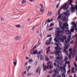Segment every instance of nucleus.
<instances>
[{
    "mask_svg": "<svg viewBox=\"0 0 77 77\" xmlns=\"http://www.w3.org/2000/svg\"><path fill=\"white\" fill-rule=\"evenodd\" d=\"M54 52L51 51L50 52V54H55V56H59L60 54H59V53H61V51L60 50H55L54 51Z\"/></svg>",
    "mask_w": 77,
    "mask_h": 77,
    "instance_id": "1",
    "label": "nucleus"
},
{
    "mask_svg": "<svg viewBox=\"0 0 77 77\" xmlns=\"http://www.w3.org/2000/svg\"><path fill=\"white\" fill-rule=\"evenodd\" d=\"M68 8H69V6L68 5V4L66 3L62 7L60 8L59 11H61L62 9H63V10H67V9H68Z\"/></svg>",
    "mask_w": 77,
    "mask_h": 77,
    "instance_id": "2",
    "label": "nucleus"
},
{
    "mask_svg": "<svg viewBox=\"0 0 77 77\" xmlns=\"http://www.w3.org/2000/svg\"><path fill=\"white\" fill-rule=\"evenodd\" d=\"M56 69H57V70H58V71H60V70H61L62 71H63L64 70L63 73H64V74L65 73H66V69H65V68L63 67L62 66H60V67L59 69H58L57 67H56Z\"/></svg>",
    "mask_w": 77,
    "mask_h": 77,
    "instance_id": "3",
    "label": "nucleus"
},
{
    "mask_svg": "<svg viewBox=\"0 0 77 77\" xmlns=\"http://www.w3.org/2000/svg\"><path fill=\"white\" fill-rule=\"evenodd\" d=\"M61 14V16L62 15L63 16L64 15H66L67 17H69V15H70V13H69V10L67 9L66 10V12H63V13L61 14Z\"/></svg>",
    "mask_w": 77,
    "mask_h": 77,
    "instance_id": "4",
    "label": "nucleus"
},
{
    "mask_svg": "<svg viewBox=\"0 0 77 77\" xmlns=\"http://www.w3.org/2000/svg\"><path fill=\"white\" fill-rule=\"evenodd\" d=\"M43 50L41 49V50H40L38 52H37V57L38 58V59H39V57H40V55H41V53H43Z\"/></svg>",
    "mask_w": 77,
    "mask_h": 77,
    "instance_id": "5",
    "label": "nucleus"
},
{
    "mask_svg": "<svg viewBox=\"0 0 77 77\" xmlns=\"http://www.w3.org/2000/svg\"><path fill=\"white\" fill-rule=\"evenodd\" d=\"M62 18L63 17V18H62V20H63V21H66V22L68 21V19H67V18H66V16H65V15L64 16H62Z\"/></svg>",
    "mask_w": 77,
    "mask_h": 77,
    "instance_id": "6",
    "label": "nucleus"
},
{
    "mask_svg": "<svg viewBox=\"0 0 77 77\" xmlns=\"http://www.w3.org/2000/svg\"><path fill=\"white\" fill-rule=\"evenodd\" d=\"M54 61L55 62H57V66L58 68V69H59V67H60V66H59V60H54Z\"/></svg>",
    "mask_w": 77,
    "mask_h": 77,
    "instance_id": "7",
    "label": "nucleus"
},
{
    "mask_svg": "<svg viewBox=\"0 0 77 77\" xmlns=\"http://www.w3.org/2000/svg\"><path fill=\"white\" fill-rule=\"evenodd\" d=\"M68 26L69 25L68 24V23H67L66 22L63 25V26L65 28H66V26Z\"/></svg>",
    "mask_w": 77,
    "mask_h": 77,
    "instance_id": "8",
    "label": "nucleus"
},
{
    "mask_svg": "<svg viewBox=\"0 0 77 77\" xmlns=\"http://www.w3.org/2000/svg\"><path fill=\"white\" fill-rule=\"evenodd\" d=\"M70 10L71 11V12L73 13V12H74V10H75V8H74V7H72L71 8Z\"/></svg>",
    "mask_w": 77,
    "mask_h": 77,
    "instance_id": "9",
    "label": "nucleus"
},
{
    "mask_svg": "<svg viewBox=\"0 0 77 77\" xmlns=\"http://www.w3.org/2000/svg\"><path fill=\"white\" fill-rule=\"evenodd\" d=\"M57 35H56V38H57L58 40H60L61 39V38L59 37V33H58V31H57Z\"/></svg>",
    "mask_w": 77,
    "mask_h": 77,
    "instance_id": "10",
    "label": "nucleus"
},
{
    "mask_svg": "<svg viewBox=\"0 0 77 77\" xmlns=\"http://www.w3.org/2000/svg\"><path fill=\"white\" fill-rule=\"evenodd\" d=\"M45 63H43V71L44 72V71H45L46 70V69H47V68H46V67H45Z\"/></svg>",
    "mask_w": 77,
    "mask_h": 77,
    "instance_id": "11",
    "label": "nucleus"
},
{
    "mask_svg": "<svg viewBox=\"0 0 77 77\" xmlns=\"http://www.w3.org/2000/svg\"><path fill=\"white\" fill-rule=\"evenodd\" d=\"M50 47L49 46L48 47L46 48V50H47V51L46 52V53H48V52L49 51H50Z\"/></svg>",
    "mask_w": 77,
    "mask_h": 77,
    "instance_id": "12",
    "label": "nucleus"
},
{
    "mask_svg": "<svg viewBox=\"0 0 77 77\" xmlns=\"http://www.w3.org/2000/svg\"><path fill=\"white\" fill-rule=\"evenodd\" d=\"M54 40L56 42H60L59 40H58L57 38L56 37L54 38Z\"/></svg>",
    "mask_w": 77,
    "mask_h": 77,
    "instance_id": "13",
    "label": "nucleus"
},
{
    "mask_svg": "<svg viewBox=\"0 0 77 77\" xmlns=\"http://www.w3.org/2000/svg\"><path fill=\"white\" fill-rule=\"evenodd\" d=\"M38 53V50L36 49H35V51H34L33 52V54H37Z\"/></svg>",
    "mask_w": 77,
    "mask_h": 77,
    "instance_id": "14",
    "label": "nucleus"
},
{
    "mask_svg": "<svg viewBox=\"0 0 77 77\" xmlns=\"http://www.w3.org/2000/svg\"><path fill=\"white\" fill-rule=\"evenodd\" d=\"M14 39H17V40H20V36H19L15 37L14 38Z\"/></svg>",
    "mask_w": 77,
    "mask_h": 77,
    "instance_id": "15",
    "label": "nucleus"
},
{
    "mask_svg": "<svg viewBox=\"0 0 77 77\" xmlns=\"http://www.w3.org/2000/svg\"><path fill=\"white\" fill-rule=\"evenodd\" d=\"M74 27L73 26H72V28L70 30L71 32H74Z\"/></svg>",
    "mask_w": 77,
    "mask_h": 77,
    "instance_id": "16",
    "label": "nucleus"
},
{
    "mask_svg": "<svg viewBox=\"0 0 77 77\" xmlns=\"http://www.w3.org/2000/svg\"><path fill=\"white\" fill-rule=\"evenodd\" d=\"M53 13L51 12V11H49L48 12V14H47V15H49V16H51V15Z\"/></svg>",
    "mask_w": 77,
    "mask_h": 77,
    "instance_id": "17",
    "label": "nucleus"
},
{
    "mask_svg": "<svg viewBox=\"0 0 77 77\" xmlns=\"http://www.w3.org/2000/svg\"><path fill=\"white\" fill-rule=\"evenodd\" d=\"M59 56H58L57 57H55L56 59H59V60H60V59H62V57H59Z\"/></svg>",
    "mask_w": 77,
    "mask_h": 77,
    "instance_id": "18",
    "label": "nucleus"
},
{
    "mask_svg": "<svg viewBox=\"0 0 77 77\" xmlns=\"http://www.w3.org/2000/svg\"><path fill=\"white\" fill-rule=\"evenodd\" d=\"M17 60H14V65H17Z\"/></svg>",
    "mask_w": 77,
    "mask_h": 77,
    "instance_id": "19",
    "label": "nucleus"
},
{
    "mask_svg": "<svg viewBox=\"0 0 77 77\" xmlns=\"http://www.w3.org/2000/svg\"><path fill=\"white\" fill-rule=\"evenodd\" d=\"M33 75V74H32V73H30L29 72L28 73H27V76H30L31 75Z\"/></svg>",
    "mask_w": 77,
    "mask_h": 77,
    "instance_id": "20",
    "label": "nucleus"
},
{
    "mask_svg": "<svg viewBox=\"0 0 77 77\" xmlns=\"http://www.w3.org/2000/svg\"><path fill=\"white\" fill-rule=\"evenodd\" d=\"M73 53H75H75H76L77 49H76V47H75V48H74L73 50Z\"/></svg>",
    "mask_w": 77,
    "mask_h": 77,
    "instance_id": "21",
    "label": "nucleus"
},
{
    "mask_svg": "<svg viewBox=\"0 0 77 77\" xmlns=\"http://www.w3.org/2000/svg\"><path fill=\"white\" fill-rule=\"evenodd\" d=\"M66 32H68V34H71V31L70 32V31H69V30H66Z\"/></svg>",
    "mask_w": 77,
    "mask_h": 77,
    "instance_id": "22",
    "label": "nucleus"
},
{
    "mask_svg": "<svg viewBox=\"0 0 77 77\" xmlns=\"http://www.w3.org/2000/svg\"><path fill=\"white\" fill-rule=\"evenodd\" d=\"M57 73H55L53 74V75L54 77H56V75H57V74H59V71H57Z\"/></svg>",
    "mask_w": 77,
    "mask_h": 77,
    "instance_id": "23",
    "label": "nucleus"
},
{
    "mask_svg": "<svg viewBox=\"0 0 77 77\" xmlns=\"http://www.w3.org/2000/svg\"><path fill=\"white\" fill-rule=\"evenodd\" d=\"M39 69H40V66H39L37 68L36 70V73H38V71H39Z\"/></svg>",
    "mask_w": 77,
    "mask_h": 77,
    "instance_id": "24",
    "label": "nucleus"
},
{
    "mask_svg": "<svg viewBox=\"0 0 77 77\" xmlns=\"http://www.w3.org/2000/svg\"><path fill=\"white\" fill-rule=\"evenodd\" d=\"M62 23L61 22L59 21V26L60 27L62 26Z\"/></svg>",
    "mask_w": 77,
    "mask_h": 77,
    "instance_id": "25",
    "label": "nucleus"
},
{
    "mask_svg": "<svg viewBox=\"0 0 77 77\" xmlns=\"http://www.w3.org/2000/svg\"><path fill=\"white\" fill-rule=\"evenodd\" d=\"M64 48V51H66V50H68V47L66 46H65V47Z\"/></svg>",
    "mask_w": 77,
    "mask_h": 77,
    "instance_id": "26",
    "label": "nucleus"
},
{
    "mask_svg": "<svg viewBox=\"0 0 77 77\" xmlns=\"http://www.w3.org/2000/svg\"><path fill=\"white\" fill-rule=\"evenodd\" d=\"M60 27V28H61V29H62V30H63V31H64L65 30V28L64 27L62 26Z\"/></svg>",
    "mask_w": 77,
    "mask_h": 77,
    "instance_id": "27",
    "label": "nucleus"
},
{
    "mask_svg": "<svg viewBox=\"0 0 77 77\" xmlns=\"http://www.w3.org/2000/svg\"><path fill=\"white\" fill-rule=\"evenodd\" d=\"M26 2V0H23L21 2V3L22 4H24Z\"/></svg>",
    "mask_w": 77,
    "mask_h": 77,
    "instance_id": "28",
    "label": "nucleus"
},
{
    "mask_svg": "<svg viewBox=\"0 0 77 77\" xmlns=\"http://www.w3.org/2000/svg\"><path fill=\"white\" fill-rule=\"evenodd\" d=\"M49 23L48 20H47L45 22V24H44V25H46V24H48V23Z\"/></svg>",
    "mask_w": 77,
    "mask_h": 77,
    "instance_id": "29",
    "label": "nucleus"
},
{
    "mask_svg": "<svg viewBox=\"0 0 77 77\" xmlns=\"http://www.w3.org/2000/svg\"><path fill=\"white\" fill-rule=\"evenodd\" d=\"M43 59V56H42V54L40 55V60H42Z\"/></svg>",
    "mask_w": 77,
    "mask_h": 77,
    "instance_id": "30",
    "label": "nucleus"
},
{
    "mask_svg": "<svg viewBox=\"0 0 77 77\" xmlns=\"http://www.w3.org/2000/svg\"><path fill=\"white\" fill-rule=\"evenodd\" d=\"M61 14H60L57 17V19H59L60 18L62 17V15H61Z\"/></svg>",
    "mask_w": 77,
    "mask_h": 77,
    "instance_id": "31",
    "label": "nucleus"
},
{
    "mask_svg": "<svg viewBox=\"0 0 77 77\" xmlns=\"http://www.w3.org/2000/svg\"><path fill=\"white\" fill-rule=\"evenodd\" d=\"M54 26V23H52L49 25V27H51V26Z\"/></svg>",
    "mask_w": 77,
    "mask_h": 77,
    "instance_id": "32",
    "label": "nucleus"
},
{
    "mask_svg": "<svg viewBox=\"0 0 77 77\" xmlns=\"http://www.w3.org/2000/svg\"><path fill=\"white\" fill-rule=\"evenodd\" d=\"M72 72H71V73H72V72H73L74 73L75 71H74V67H73V68L72 69Z\"/></svg>",
    "mask_w": 77,
    "mask_h": 77,
    "instance_id": "33",
    "label": "nucleus"
},
{
    "mask_svg": "<svg viewBox=\"0 0 77 77\" xmlns=\"http://www.w3.org/2000/svg\"><path fill=\"white\" fill-rule=\"evenodd\" d=\"M37 45H35L34 47L33 48V51H34V49H35V48H36L37 47Z\"/></svg>",
    "mask_w": 77,
    "mask_h": 77,
    "instance_id": "34",
    "label": "nucleus"
},
{
    "mask_svg": "<svg viewBox=\"0 0 77 77\" xmlns=\"http://www.w3.org/2000/svg\"><path fill=\"white\" fill-rule=\"evenodd\" d=\"M71 24H72V25H74V26H75V25H76V24L75 23V22H72Z\"/></svg>",
    "mask_w": 77,
    "mask_h": 77,
    "instance_id": "35",
    "label": "nucleus"
},
{
    "mask_svg": "<svg viewBox=\"0 0 77 77\" xmlns=\"http://www.w3.org/2000/svg\"><path fill=\"white\" fill-rule=\"evenodd\" d=\"M49 68L50 69H52V68H53V67H52V65H51V64H49Z\"/></svg>",
    "mask_w": 77,
    "mask_h": 77,
    "instance_id": "36",
    "label": "nucleus"
},
{
    "mask_svg": "<svg viewBox=\"0 0 77 77\" xmlns=\"http://www.w3.org/2000/svg\"><path fill=\"white\" fill-rule=\"evenodd\" d=\"M70 55H75V53L72 54V51L70 52Z\"/></svg>",
    "mask_w": 77,
    "mask_h": 77,
    "instance_id": "37",
    "label": "nucleus"
},
{
    "mask_svg": "<svg viewBox=\"0 0 77 77\" xmlns=\"http://www.w3.org/2000/svg\"><path fill=\"white\" fill-rule=\"evenodd\" d=\"M48 20V21H49V23H50L51 21H53V18H52L51 20L49 19Z\"/></svg>",
    "mask_w": 77,
    "mask_h": 77,
    "instance_id": "38",
    "label": "nucleus"
},
{
    "mask_svg": "<svg viewBox=\"0 0 77 77\" xmlns=\"http://www.w3.org/2000/svg\"><path fill=\"white\" fill-rule=\"evenodd\" d=\"M63 38L64 40H66V37L65 35L63 36Z\"/></svg>",
    "mask_w": 77,
    "mask_h": 77,
    "instance_id": "39",
    "label": "nucleus"
},
{
    "mask_svg": "<svg viewBox=\"0 0 77 77\" xmlns=\"http://www.w3.org/2000/svg\"><path fill=\"white\" fill-rule=\"evenodd\" d=\"M57 71H58L57 70L55 69L54 70V72H55V73H57Z\"/></svg>",
    "mask_w": 77,
    "mask_h": 77,
    "instance_id": "40",
    "label": "nucleus"
},
{
    "mask_svg": "<svg viewBox=\"0 0 77 77\" xmlns=\"http://www.w3.org/2000/svg\"><path fill=\"white\" fill-rule=\"evenodd\" d=\"M45 67L47 69H48V68H49V65L47 64V66L45 65Z\"/></svg>",
    "mask_w": 77,
    "mask_h": 77,
    "instance_id": "41",
    "label": "nucleus"
},
{
    "mask_svg": "<svg viewBox=\"0 0 77 77\" xmlns=\"http://www.w3.org/2000/svg\"><path fill=\"white\" fill-rule=\"evenodd\" d=\"M55 44L56 45V46H57V47H59V44H58V43H55Z\"/></svg>",
    "mask_w": 77,
    "mask_h": 77,
    "instance_id": "42",
    "label": "nucleus"
},
{
    "mask_svg": "<svg viewBox=\"0 0 77 77\" xmlns=\"http://www.w3.org/2000/svg\"><path fill=\"white\" fill-rule=\"evenodd\" d=\"M59 47H56L55 48V50H59Z\"/></svg>",
    "mask_w": 77,
    "mask_h": 77,
    "instance_id": "43",
    "label": "nucleus"
},
{
    "mask_svg": "<svg viewBox=\"0 0 77 77\" xmlns=\"http://www.w3.org/2000/svg\"><path fill=\"white\" fill-rule=\"evenodd\" d=\"M74 27L75 28V30L76 32H77V28H76V27H77V26H76V25L74 26Z\"/></svg>",
    "mask_w": 77,
    "mask_h": 77,
    "instance_id": "44",
    "label": "nucleus"
},
{
    "mask_svg": "<svg viewBox=\"0 0 77 77\" xmlns=\"http://www.w3.org/2000/svg\"><path fill=\"white\" fill-rule=\"evenodd\" d=\"M16 27L20 28L21 27V26L20 25H16Z\"/></svg>",
    "mask_w": 77,
    "mask_h": 77,
    "instance_id": "45",
    "label": "nucleus"
},
{
    "mask_svg": "<svg viewBox=\"0 0 77 77\" xmlns=\"http://www.w3.org/2000/svg\"><path fill=\"white\" fill-rule=\"evenodd\" d=\"M49 42H51L52 40V37H51L50 38H49Z\"/></svg>",
    "mask_w": 77,
    "mask_h": 77,
    "instance_id": "46",
    "label": "nucleus"
},
{
    "mask_svg": "<svg viewBox=\"0 0 77 77\" xmlns=\"http://www.w3.org/2000/svg\"><path fill=\"white\" fill-rule=\"evenodd\" d=\"M40 12H44V11H43V9H42V8H40Z\"/></svg>",
    "mask_w": 77,
    "mask_h": 77,
    "instance_id": "47",
    "label": "nucleus"
},
{
    "mask_svg": "<svg viewBox=\"0 0 77 77\" xmlns=\"http://www.w3.org/2000/svg\"><path fill=\"white\" fill-rule=\"evenodd\" d=\"M59 4H60V2H59V3L56 5V8H58Z\"/></svg>",
    "mask_w": 77,
    "mask_h": 77,
    "instance_id": "48",
    "label": "nucleus"
},
{
    "mask_svg": "<svg viewBox=\"0 0 77 77\" xmlns=\"http://www.w3.org/2000/svg\"><path fill=\"white\" fill-rule=\"evenodd\" d=\"M40 38H42V32H40Z\"/></svg>",
    "mask_w": 77,
    "mask_h": 77,
    "instance_id": "49",
    "label": "nucleus"
},
{
    "mask_svg": "<svg viewBox=\"0 0 77 77\" xmlns=\"http://www.w3.org/2000/svg\"><path fill=\"white\" fill-rule=\"evenodd\" d=\"M72 3V0H70V1H69V4H71Z\"/></svg>",
    "mask_w": 77,
    "mask_h": 77,
    "instance_id": "50",
    "label": "nucleus"
},
{
    "mask_svg": "<svg viewBox=\"0 0 77 77\" xmlns=\"http://www.w3.org/2000/svg\"><path fill=\"white\" fill-rule=\"evenodd\" d=\"M32 61H33V59H29V62H32Z\"/></svg>",
    "mask_w": 77,
    "mask_h": 77,
    "instance_id": "51",
    "label": "nucleus"
},
{
    "mask_svg": "<svg viewBox=\"0 0 77 77\" xmlns=\"http://www.w3.org/2000/svg\"><path fill=\"white\" fill-rule=\"evenodd\" d=\"M46 45H50V44H51V43H50V42H49L48 43V42H46Z\"/></svg>",
    "mask_w": 77,
    "mask_h": 77,
    "instance_id": "52",
    "label": "nucleus"
},
{
    "mask_svg": "<svg viewBox=\"0 0 77 77\" xmlns=\"http://www.w3.org/2000/svg\"><path fill=\"white\" fill-rule=\"evenodd\" d=\"M63 35V33H60V35L59 34V36H62Z\"/></svg>",
    "mask_w": 77,
    "mask_h": 77,
    "instance_id": "53",
    "label": "nucleus"
},
{
    "mask_svg": "<svg viewBox=\"0 0 77 77\" xmlns=\"http://www.w3.org/2000/svg\"><path fill=\"white\" fill-rule=\"evenodd\" d=\"M53 30V27H52L50 28L49 29V31H50V30Z\"/></svg>",
    "mask_w": 77,
    "mask_h": 77,
    "instance_id": "54",
    "label": "nucleus"
},
{
    "mask_svg": "<svg viewBox=\"0 0 77 77\" xmlns=\"http://www.w3.org/2000/svg\"><path fill=\"white\" fill-rule=\"evenodd\" d=\"M52 63L51 62L49 61H48V63H47V64L49 65V63Z\"/></svg>",
    "mask_w": 77,
    "mask_h": 77,
    "instance_id": "55",
    "label": "nucleus"
},
{
    "mask_svg": "<svg viewBox=\"0 0 77 77\" xmlns=\"http://www.w3.org/2000/svg\"><path fill=\"white\" fill-rule=\"evenodd\" d=\"M31 68V66H28V68L27 69H30Z\"/></svg>",
    "mask_w": 77,
    "mask_h": 77,
    "instance_id": "56",
    "label": "nucleus"
},
{
    "mask_svg": "<svg viewBox=\"0 0 77 77\" xmlns=\"http://www.w3.org/2000/svg\"><path fill=\"white\" fill-rule=\"evenodd\" d=\"M68 59V57H65V60H67Z\"/></svg>",
    "mask_w": 77,
    "mask_h": 77,
    "instance_id": "57",
    "label": "nucleus"
},
{
    "mask_svg": "<svg viewBox=\"0 0 77 77\" xmlns=\"http://www.w3.org/2000/svg\"><path fill=\"white\" fill-rule=\"evenodd\" d=\"M60 62H61V63H63V60H62V59H61L60 60Z\"/></svg>",
    "mask_w": 77,
    "mask_h": 77,
    "instance_id": "58",
    "label": "nucleus"
},
{
    "mask_svg": "<svg viewBox=\"0 0 77 77\" xmlns=\"http://www.w3.org/2000/svg\"><path fill=\"white\" fill-rule=\"evenodd\" d=\"M65 46H66V47H68H68H69V46H70V45H68V44H67V45L65 44Z\"/></svg>",
    "mask_w": 77,
    "mask_h": 77,
    "instance_id": "59",
    "label": "nucleus"
},
{
    "mask_svg": "<svg viewBox=\"0 0 77 77\" xmlns=\"http://www.w3.org/2000/svg\"><path fill=\"white\" fill-rule=\"evenodd\" d=\"M65 46H66V47H68H68H69V46H70V45H68V44H67V45L65 44Z\"/></svg>",
    "mask_w": 77,
    "mask_h": 77,
    "instance_id": "60",
    "label": "nucleus"
},
{
    "mask_svg": "<svg viewBox=\"0 0 77 77\" xmlns=\"http://www.w3.org/2000/svg\"><path fill=\"white\" fill-rule=\"evenodd\" d=\"M50 59H53L54 58V57L52 56H50Z\"/></svg>",
    "mask_w": 77,
    "mask_h": 77,
    "instance_id": "61",
    "label": "nucleus"
},
{
    "mask_svg": "<svg viewBox=\"0 0 77 77\" xmlns=\"http://www.w3.org/2000/svg\"><path fill=\"white\" fill-rule=\"evenodd\" d=\"M68 63V61H67V60H66L65 61V65H66Z\"/></svg>",
    "mask_w": 77,
    "mask_h": 77,
    "instance_id": "62",
    "label": "nucleus"
},
{
    "mask_svg": "<svg viewBox=\"0 0 77 77\" xmlns=\"http://www.w3.org/2000/svg\"><path fill=\"white\" fill-rule=\"evenodd\" d=\"M40 6L42 8H44V7L42 5L40 4Z\"/></svg>",
    "mask_w": 77,
    "mask_h": 77,
    "instance_id": "63",
    "label": "nucleus"
},
{
    "mask_svg": "<svg viewBox=\"0 0 77 77\" xmlns=\"http://www.w3.org/2000/svg\"><path fill=\"white\" fill-rule=\"evenodd\" d=\"M75 9H76V11H77V5H76L75 6Z\"/></svg>",
    "mask_w": 77,
    "mask_h": 77,
    "instance_id": "64",
    "label": "nucleus"
}]
</instances>
